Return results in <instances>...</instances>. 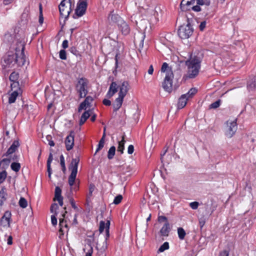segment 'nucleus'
<instances>
[{"mask_svg": "<svg viewBox=\"0 0 256 256\" xmlns=\"http://www.w3.org/2000/svg\"><path fill=\"white\" fill-rule=\"evenodd\" d=\"M24 44L22 42H18L15 48V53L8 52L2 60V66L4 68L12 67L15 64L18 66H23L26 62L24 54Z\"/></svg>", "mask_w": 256, "mask_h": 256, "instance_id": "obj_1", "label": "nucleus"}, {"mask_svg": "<svg viewBox=\"0 0 256 256\" xmlns=\"http://www.w3.org/2000/svg\"><path fill=\"white\" fill-rule=\"evenodd\" d=\"M206 223V219L203 217L199 219V226L200 228L202 230L205 224Z\"/></svg>", "mask_w": 256, "mask_h": 256, "instance_id": "obj_54", "label": "nucleus"}, {"mask_svg": "<svg viewBox=\"0 0 256 256\" xmlns=\"http://www.w3.org/2000/svg\"><path fill=\"white\" fill-rule=\"evenodd\" d=\"M58 209V206L57 204L54 203L52 204L50 211L52 213H54V214L51 216V222L53 226H55L57 224V218L56 216H58V212L57 210Z\"/></svg>", "mask_w": 256, "mask_h": 256, "instance_id": "obj_13", "label": "nucleus"}, {"mask_svg": "<svg viewBox=\"0 0 256 256\" xmlns=\"http://www.w3.org/2000/svg\"><path fill=\"white\" fill-rule=\"evenodd\" d=\"M118 26L124 34L126 35L129 34L130 32V27L123 20L120 21Z\"/></svg>", "mask_w": 256, "mask_h": 256, "instance_id": "obj_17", "label": "nucleus"}, {"mask_svg": "<svg viewBox=\"0 0 256 256\" xmlns=\"http://www.w3.org/2000/svg\"><path fill=\"white\" fill-rule=\"evenodd\" d=\"M11 168L15 172H18L20 168V164L18 162H14L11 164Z\"/></svg>", "mask_w": 256, "mask_h": 256, "instance_id": "obj_35", "label": "nucleus"}, {"mask_svg": "<svg viewBox=\"0 0 256 256\" xmlns=\"http://www.w3.org/2000/svg\"><path fill=\"white\" fill-rule=\"evenodd\" d=\"M7 196L6 188L3 186L0 190V206H1L4 205V202L6 201Z\"/></svg>", "mask_w": 256, "mask_h": 256, "instance_id": "obj_24", "label": "nucleus"}, {"mask_svg": "<svg viewBox=\"0 0 256 256\" xmlns=\"http://www.w3.org/2000/svg\"><path fill=\"white\" fill-rule=\"evenodd\" d=\"M20 206L24 208L28 206V202L26 199L23 197H21L18 202Z\"/></svg>", "mask_w": 256, "mask_h": 256, "instance_id": "obj_39", "label": "nucleus"}, {"mask_svg": "<svg viewBox=\"0 0 256 256\" xmlns=\"http://www.w3.org/2000/svg\"><path fill=\"white\" fill-rule=\"evenodd\" d=\"M196 4L200 6H205V9L206 12H204V14L206 16L208 14L209 6L210 4V0H196Z\"/></svg>", "mask_w": 256, "mask_h": 256, "instance_id": "obj_20", "label": "nucleus"}, {"mask_svg": "<svg viewBox=\"0 0 256 256\" xmlns=\"http://www.w3.org/2000/svg\"><path fill=\"white\" fill-rule=\"evenodd\" d=\"M134 152V146L133 145L130 144L128 146V153L130 154H132Z\"/></svg>", "mask_w": 256, "mask_h": 256, "instance_id": "obj_56", "label": "nucleus"}, {"mask_svg": "<svg viewBox=\"0 0 256 256\" xmlns=\"http://www.w3.org/2000/svg\"><path fill=\"white\" fill-rule=\"evenodd\" d=\"M88 0H79L75 10V14L73 16L74 18H77L84 15L88 7Z\"/></svg>", "mask_w": 256, "mask_h": 256, "instance_id": "obj_9", "label": "nucleus"}, {"mask_svg": "<svg viewBox=\"0 0 256 256\" xmlns=\"http://www.w3.org/2000/svg\"><path fill=\"white\" fill-rule=\"evenodd\" d=\"M79 162V158H72L68 168L69 170H71V174L68 177V182L70 186L72 187L74 186L73 188H71V190L72 188L74 191H77L79 188L78 183L74 185L76 180Z\"/></svg>", "mask_w": 256, "mask_h": 256, "instance_id": "obj_3", "label": "nucleus"}, {"mask_svg": "<svg viewBox=\"0 0 256 256\" xmlns=\"http://www.w3.org/2000/svg\"><path fill=\"white\" fill-rule=\"evenodd\" d=\"M62 197V190L59 186H56L55 188L54 198V200H55V199L60 198Z\"/></svg>", "mask_w": 256, "mask_h": 256, "instance_id": "obj_36", "label": "nucleus"}, {"mask_svg": "<svg viewBox=\"0 0 256 256\" xmlns=\"http://www.w3.org/2000/svg\"><path fill=\"white\" fill-rule=\"evenodd\" d=\"M60 58L62 60L66 59V52L64 50H61L60 51Z\"/></svg>", "mask_w": 256, "mask_h": 256, "instance_id": "obj_46", "label": "nucleus"}, {"mask_svg": "<svg viewBox=\"0 0 256 256\" xmlns=\"http://www.w3.org/2000/svg\"><path fill=\"white\" fill-rule=\"evenodd\" d=\"M124 98V97L118 95V98L115 100V101L112 104L114 112H116L122 106Z\"/></svg>", "mask_w": 256, "mask_h": 256, "instance_id": "obj_18", "label": "nucleus"}, {"mask_svg": "<svg viewBox=\"0 0 256 256\" xmlns=\"http://www.w3.org/2000/svg\"><path fill=\"white\" fill-rule=\"evenodd\" d=\"M64 210H66V207H64ZM66 213H67V212L66 210H65L64 212L62 214V218H60L59 226L60 228L62 227L63 228V227H66V228L68 227V225L66 224V221L64 219Z\"/></svg>", "mask_w": 256, "mask_h": 256, "instance_id": "obj_28", "label": "nucleus"}, {"mask_svg": "<svg viewBox=\"0 0 256 256\" xmlns=\"http://www.w3.org/2000/svg\"><path fill=\"white\" fill-rule=\"evenodd\" d=\"M169 248V244L168 242H164L159 248L158 252H163L165 250H168Z\"/></svg>", "mask_w": 256, "mask_h": 256, "instance_id": "obj_41", "label": "nucleus"}, {"mask_svg": "<svg viewBox=\"0 0 256 256\" xmlns=\"http://www.w3.org/2000/svg\"><path fill=\"white\" fill-rule=\"evenodd\" d=\"M68 40H65L63 41L62 42V47L64 48V49H66V48H68Z\"/></svg>", "mask_w": 256, "mask_h": 256, "instance_id": "obj_63", "label": "nucleus"}, {"mask_svg": "<svg viewBox=\"0 0 256 256\" xmlns=\"http://www.w3.org/2000/svg\"><path fill=\"white\" fill-rule=\"evenodd\" d=\"M122 198L123 197L122 195L118 194L114 198L113 203L115 204H119L120 203Z\"/></svg>", "mask_w": 256, "mask_h": 256, "instance_id": "obj_43", "label": "nucleus"}, {"mask_svg": "<svg viewBox=\"0 0 256 256\" xmlns=\"http://www.w3.org/2000/svg\"><path fill=\"white\" fill-rule=\"evenodd\" d=\"M170 230V224L168 222H166L160 229V232L162 236H168Z\"/></svg>", "mask_w": 256, "mask_h": 256, "instance_id": "obj_21", "label": "nucleus"}, {"mask_svg": "<svg viewBox=\"0 0 256 256\" xmlns=\"http://www.w3.org/2000/svg\"><path fill=\"white\" fill-rule=\"evenodd\" d=\"M70 204L72 206V207L76 211L79 212V209L78 206H76L75 202L73 198H70Z\"/></svg>", "mask_w": 256, "mask_h": 256, "instance_id": "obj_49", "label": "nucleus"}, {"mask_svg": "<svg viewBox=\"0 0 256 256\" xmlns=\"http://www.w3.org/2000/svg\"><path fill=\"white\" fill-rule=\"evenodd\" d=\"M7 172L6 170H2L0 172V184L2 183L6 178Z\"/></svg>", "mask_w": 256, "mask_h": 256, "instance_id": "obj_45", "label": "nucleus"}, {"mask_svg": "<svg viewBox=\"0 0 256 256\" xmlns=\"http://www.w3.org/2000/svg\"><path fill=\"white\" fill-rule=\"evenodd\" d=\"M87 105L85 102H82L79 106L78 108V112H81L82 110H86Z\"/></svg>", "mask_w": 256, "mask_h": 256, "instance_id": "obj_50", "label": "nucleus"}, {"mask_svg": "<svg viewBox=\"0 0 256 256\" xmlns=\"http://www.w3.org/2000/svg\"><path fill=\"white\" fill-rule=\"evenodd\" d=\"M11 216L12 214L8 210L6 211L0 219L1 224L4 226H10V221Z\"/></svg>", "mask_w": 256, "mask_h": 256, "instance_id": "obj_16", "label": "nucleus"}, {"mask_svg": "<svg viewBox=\"0 0 256 256\" xmlns=\"http://www.w3.org/2000/svg\"><path fill=\"white\" fill-rule=\"evenodd\" d=\"M60 164L62 166V171L64 174L66 172V165H65L64 158L62 154L60 155Z\"/></svg>", "mask_w": 256, "mask_h": 256, "instance_id": "obj_37", "label": "nucleus"}, {"mask_svg": "<svg viewBox=\"0 0 256 256\" xmlns=\"http://www.w3.org/2000/svg\"><path fill=\"white\" fill-rule=\"evenodd\" d=\"M194 29L190 25V19L187 18V24L180 26L178 30V35L182 39H186L192 36Z\"/></svg>", "mask_w": 256, "mask_h": 256, "instance_id": "obj_6", "label": "nucleus"}, {"mask_svg": "<svg viewBox=\"0 0 256 256\" xmlns=\"http://www.w3.org/2000/svg\"><path fill=\"white\" fill-rule=\"evenodd\" d=\"M120 90L118 95L124 97L128 91L129 90V84L127 81H124L120 85H119Z\"/></svg>", "mask_w": 256, "mask_h": 256, "instance_id": "obj_14", "label": "nucleus"}, {"mask_svg": "<svg viewBox=\"0 0 256 256\" xmlns=\"http://www.w3.org/2000/svg\"><path fill=\"white\" fill-rule=\"evenodd\" d=\"M88 81L84 78H81L78 80V81L76 85V90L78 94L79 98H84L88 93Z\"/></svg>", "mask_w": 256, "mask_h": 256, "instance_id": "obj_4", "label": "nucleus"}, {"mask_svg": "<svg viewBox=\"0 0 256 256\" xmlns=\"http://www.w3.org/2000/svg\"><path fill=\"white\" fill-rule=\"evenodd\" d=\"M92 252L93 248L91 246H90V248L88 250V252H86L85 256H92Z\"/></svg>", "mask_w": 256, "mask_h": 256, "instance_id": "obj_61", "label": "nucleus"}, {"mask_svg": "<svg viewBox=\"0 0 256 256\" xmlns=\"http://www.w3.org/2000/svg\"><path fill=\"white\" fill-rule=\"evenodd\" d=\"M74 132L70 131V134L66 136L65 140L66 148L67 150H71L74 145Z\"/></svg>", "mask_w": 256, "mask_h": 256, "instance_id": "obj_11", "label": "nucleus"}, {"mask_svg": "<svg viewBox=\"0 0 256 256\" xmlns=\"http://www.w3.org/2000/svg\"><path fill=\"white\" fill-rule=\"evenodd\" d=\"M71 0H62L58 6L60 16L64 18V22L68 18L70 14L72 12Z\"/></svg>", "mask_w": 256, "mask_h": 256, "instance_id": "obj_5", "label": "nucleus"}, {"mask_svg": "<svg viewBox=\"0 0 256 256\" xmlns=\"http://www.w3.org/2000/svg\"><path fill=\"white\" fill-rule=\"evenodd\" d=\"M178 234L179 238L181 240H184L186 235V233L184 229L180 227L178 228Z\"/></svg>", "mask_w": 256, "mask_h": 256, "instance_id": "obj_32", "label": "nucleus"}, {"mask_svg": "<svg viewBox=\"0 0 256 256\" xmlns=\"http://www.w3.org/2000/svg\"><path fill=\"white\" fill-rule=\"evenodd\" d=\"M19 78V74L18 72H13L11 73L9 76L10 80L12 82H14L18 81Z\"/></svg>", "mask_w": 256, "mask_h": 256, "instance_id": "obj_31", "label": "nucleus"}, {"mask_svg": "<svg viewBox=\"0 0 256 256\" xmlns=\"http://www.w3.org/2000/svg\"><path fill=\"white\" fill-rule=\"evenodd\" d=\"M46 138L48 142V144L50 146H54V142L52 140V136H50V135H48L46 136Z\"/></svg>", "mask_w": 256, "mask_h": 256, "instance_id": "obj_53", "label": "nucleus"}, {"mask_svg": "<svg viewBox=\"0 0 256 256\" xmlns=\"http://www.w3.org/2000/svg\"><path fill=\"white\" fill-rule=\"evenodd\" d=\"M90 116V110L85 111L82 114L80 117L79 122L80 126H82V124H84L86 121L87 120V119Z\"/></svg>", "mask_w": 256, "mask_h": 256, "instance_id": "obj_26", "label": "nucleus"}, {"mask_svg": "<svg viewBox=\"0 0 256 256\" xmlns=\"http://www.w3.org/2000/svg\"><path fill=\"white\" fill-rule=\"evenodd\" d=\"M174 74L172 70L169 69L166 74L164 80L162 83V86L164 90L170 92L172 90V80Z\"/></svg>", "mask_w": 256, "mask_h": 256, "instance_id": "obj_7", "label": "nucleus"}, {"mask_svg": "<svg viewBox=\"0 0 256 256\" xmlns=\"http://www.w3.org/2000/svg\"><path fill=\"white\" fill-rule=\"evenodd\" d=\"M247 88L249 92H254L256 88V78L255 76L250 79L247 82Z\"/></svg>", "mask_w": 256, "mask_h": 256, "instance_id": "obj_23", "label": "nucleus"}, {"mask_svg": "<svg viewBox=\"0 0 256 256\" xmlns=\"http://www.w3.org/2000/svg\"><path fill=\"white\" fill-rule=\"evenodd\" d=\"M18 95V92L16 90L12 91L8 98V103L10 104L14 103Z\"/></svg>", "mask_w": 256, "mask_h": 256, "instance_id": "obj_29", "label": "nucleus"}, {"mask_svg": "<svg viewBox=\"0 0 256 256\" xmlns=\"http://www.w3.org/2000/svg\"><path fill=\"white\" fill-rule=\"evenodd\" d=\"M188 100V98L187 97H186V94L182 95L178 99V109L184 108L187 103Z\"/></svg>", "mask_w": 256, "mask_h": 256, "instance_id": "obj_25", "label": "nucleus"}, {"mask_svg": "<svg viewBox=\"0 0 256 256\" xmlns=\"http://www.w3.org/2000/svg\"><path fill=\"white\" fill-rule=\"evenodd\" d=\"M196 92L197 90L196 88H192L185 94L186 95V97H187L188 99L192 97L196 93Z\"/></svg>", "mask_w": 256, "mask_h": 256, "instance_id": "obj_38", "label": "nucleus"}, {"mask_svg": "<svg viewBox=\"0 0 256 256\" xmlns=\"http://www.w3.org/2000/svg\"><path fill=\"white\" fill-rule=\"evenodd\" d=\"M70 52L76 56H80L79 52L74 46H72L69 50Z\"/></svg>", "mask_w": 256, "mask_h": 256, "instance_id": "obj_48", "label": "nucleus"}, {"mask_svg": "<svg viewBox=\"0 0 256 256\" xmlns=\"http://www.w3.org/2000/svg\"><path fill=\"white\" fill-rule=\"evenodd\" d=\"M116 153V148L114 146H112L108 151V158L109 160L112 159Z\"/></svg>", "mask_w": 256, "mask_h": 256, "instance_id": "obj_33", "label": "nucleus"}, {"mask_svg": "<svg viewBox=\"0 0 256 256\" xmlns=\"http://www.w3.org/2000/svg\"><path fill=\"white\" fill-rule=\"evenodd\" d=\"M172 70L171 68H170L168 66V64L166 62H164L162 64V68H161V72H166H166L169 70Z\"/></svg>", "mask_w": 256, "mask_h": 256, "instance_id": "obj_44", "label": "nucleus"}, {"mask_svg": "<svg viewBox=\"0 0 256 256\" xmlns=\"http://www.w3.org/2000/svg\"><path fill=\"white\" fill-rule=\"evenodd\" d=\"M119 85H118L116 82H112L110 86L108 91L106 94V97L112 98L118 90Z\"/></svg>", "mask_w": 256, "mask_h": 256, "instance_id": "obj_15", "label": "nucleus"}, {"mask_svg": "<svg viewBox=\"0 0 256 256\" xmlns=\"http://www.w3.org/2000/svg\"><path fill=\"white\" fill-rule=\"evenodd\" d=\"M204 56L202 52L192 54L190 58L186 61L188 67L187 77L189 78H195L199 74L201 62Z\"/></svg>", "mask_w": 256, "mask_h": 256, "instance_id": "obj_2", "label": "nucleus"}, {"mask_svg": "<svg viewBox=\"0 0 256 256\" xmlns=\"http://www.w3.org/2000/svg\"><path fill=\"white\" fill-rule=\"evenodd\" d=\"M196 0H182L180 4V8L182 12L190 10Z\"/></svg>", "mask_w": 256, "mask_h": 256, "instance_id": "obj_10", "label": "nucleus"}, {"mask_svg": "<svg viewBox=\"0 0 256 256\" xmlns=\"http://www.w3.org/2000/svg\"><path fill=\"white\" fill-rule=\"evenodd\" d=\"M53 160V156L52 152H50L48 156V159L47 160L46 166H50Z\"/></svg>", "mask_w": 256, "mask_h": 256, "instance_id": "obj_55", "label": "nucleus"}, {"mask_svg": "<svg viewBox=\"0 0 256 256\" xmlns=\"http://www.w3.org/2000/svg\"><path fill=\"white\" fill-rule=\"evenodd\" d=\"M108 19L110 23H116L118 25L120 22V21L122 20L118 14H114V11L110 12Z\"/></svg>", "mask_w": 256, "mask_h": 256, "instance_id": "obj_19", "label": "nucleus"}, {"mask_svg": "<svg viewBox=\"0 0 256 256\" xmlns=\"http://www.w3.org/2000/svg\"><path fill=\"white\" fill-rule=\"evenodd\" d=\"M104 144L99 142L98 146V148L95 152L94 155H96V154L104 147Z\"/></svg>", "mask_w": 256, "mask_h": 256, "instance_id": "obj_58", "label": "nucleus"}, {"mask_svg": "<svg viewBox=\"0 0 256 256\" xmlns=\"http://www.w3.org/2000/svg\"><path fill=\"white\" fill-rule=\"evenodd\" d=\"M102 103L106 106H110L112 104L110 100L106 98L103 100Z\"/></svg>", "mask_w": 256, "mask_h": 256, "instance_id": "obj_59", "label": "nucleus"}, {"mask_svg": "<svg viewBox=\"0 0 256 256\" xmlns=\"http://www.w3.org/2000/svg\"><path fill=\"white\" fill-rule=\"evenodd\" d=\"M86 98L84 100V102L86 103L87 106H90V103L93 101L94 99L91 96H86Z\"/></svg>", "mask_w": 256, "mask_h": 256, "instance_id": "obj_47", "label": "nucleus"}, {"mask_svg": "<svg viewBox=\"0 0 256 256\" xmlns=\"http://www.w3.org/2000/svg\"><path fill=\"white\" fill-rule=\"evenodd\" d=\"M236 120H234L230 122L226 134L229 138L232 137L237 130Z\"/></svg>", "mask_w": 256, "mask_h": 256, "instance_id": "obj_12", "label": "nucleus"}, {"mask_svg": "<svg viewBox=\"0 0 256 256\" xmlns=\"http://www.w3.org/2000/svg\"><path fill=\"white\" fill-rule=\"evenodd\" d=\"M11 90L18 92L20 90L19 82L18 81L12 82L10 84Z\"/></svg>", "mask_w": 256, "mask_h": 256, "instance_id": "obj_34", "label": "nucleus"}, {"mask_svg": "<svg viewBox=\"0 0 256 256\" xmlns=\"http://www.w3.org/2000/svg\"><path fill=\"white\" fill-rule=\"evenodd\" d=\"M158 221L160 222H162L163 221H165L166 222H168L167 218L166 216H158Z\"/></svg>", "mask_w": 256, "mask_h": 256, "instance_id": "obj_57", "label": "nucleus"}, {"mask_svg": "<svg viewBox=\"0 0 256 256\" xmlns=\"http://www.w3.org/2000/svg\"><path fill=\"white\" fill-rule=\"evenodd\" d=\"M110 221L107 220L106 222L105 223L104 221H100V222L99 231L100 233L104 232V229L106 228V236L104 242H103V246L101 248L100 250L102 252H104L108 248L107 240L110 236Z\"/></svg>", "mask_w": 256, "mask_h": 256, "instance_id": "obj_8", "label": "nucleus"}, {"mask_svg": "<svg viewBox=\"0 0 256 256\" xmlns=\"http://www.w3.org/2000/svg\"><path fill=\"white\" fill-rule=\"evenodd\" d=\"M221 104V100H218L216 101L215 102L211 104L210 106V108H218Z\"/></svg>", "mask_w": 256, "mask_h": 256, "instance_id": "obj_42", "label": "nucleus"}, {"mask_svg": "<svg viewBox=\"0 0 256 256\" xmlns=\"http://www.w3.org/2000/svg\"><path fill=\"white\" fill-rule=\"evenodd\" d=\"M198 206L199 203L198 202H194L190 204V206L192 210H196Z\"/></svg>", "mask_w": 256, "mask_h": 256, "instance_id": "obj_51", "label": "nucleus"}, {"mask_svg": "<svg viewBox=\"0 0 256 256\" xmlns=\"http://www.w3.org/2000/svg\"><path fill=\"white\" fill-rule=\"evenodd\" d=\"M125 135L124 134L122 136V139L120 141L118 142V151L120 152L121 154L124 152V140Z\"/></svg>", "mask_w": 256, "mask_h": 256, "instance_id": "obj_30", "label": "nucleus"}, {"mask_svg": "<svg viewBox=\"0 0 256 256\" xmlns=\"http://www.w3.org/2000/svg\"><path fill=\"white\" fill-rule=\"evenodd\" d=\"M39 10H40V14H39V22L40 24H42L44 22V17L42 14V7L41 4H39Z\"/></svg>", "mask_w": 256, "mask_h": 256, "instance_id": "obj_40", "label": "nucleus"}, {"mask_svg": "<svg viewBox=\"0 0 256 256\" xmlns=\"http://www.w3.org/2000/svg\"><path fill=\"white\" fill-rule=\"evenodd\" d=\"M141 40L140 44V46L142 47L144 45V41L145 38V34H141Z\"/></svg>", "mask_w": 256, "mask_h": 256, "instance_id": "obj_64", "label": "nucleus"}, {"mask_svg": "<svg viewBox=\"0 0 256 256\" xmlns=\"http://www.w3.org/2000/svg\"><path fill=\"white\" fill-rule=\"evenodd\" d=\"M191 10H192L194 12H199L202 11V8H200V5H198L196 4V6H194V4L193 5Z\"/></svg>", "mask_w": 256, "mask_h": 256, "instance_id": "obj_52", "label": "nucleus"}, {"mask_svg": "<svg viewBox=\"0 0 256 256\" xmlns=\"http://www.w3.org/2000/svg\"><path fill=\"white\" fill-rule=\"evenodd\" d=\"M19 146L18 142L14 140L11 146L8 150L7 152L3 155V156H8V155L16 152L17 148Z\"/></svg>", "mask_w": 256, "mask_h": 256, "instance_id": "obj_22", "label": "nucleus"}, {"mask_svg": "<svg viewBox=\"0 0 256 256\" xmlns=\"http://www.w3.org/2000/svg\"><path fill=\"white\" fill-rule=\"evenodd\" d=\"M229 252L226 250H224L220 252L218 256H228Z\"/></svg>", "mask_w": 256, "mask_h": 256, "instance_id": "obj_60", "label": "nucleus"}, {"mask_svg": "<svg viewBox=\"0 0 256 256\" xmlns=\"http://www.w3.org/2000/svg\"><path fill=\"white\" fill-rule=\"evenodd\" d=\"M206 21H203V22H201V23L199 26L200 30L202 31L206 28Z\"/></svg>", "mask_w": 256, "mask_h": 256, "instance_id": "obj_62", "label": "nucleus"}, {"mask_svg": "<svg viewBox=\"0 0 256 256\" xmlns=\"http://www.w3.org/2000/svg\"><path fill=\"white\" fill-rule=\"evenodd\" d=\"M10 162V159L4 158L0 162V168L2 170H5L9 166Z\"/></svg>", "mask_w": 256, "mask_h": 256, "instance_id": "obj_27", "label": "nucleus"}]
</instances>
